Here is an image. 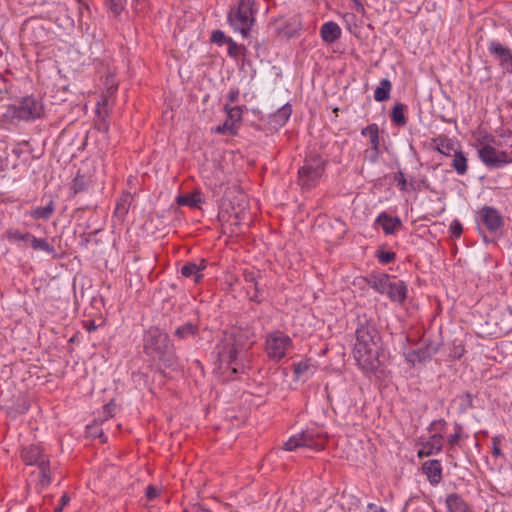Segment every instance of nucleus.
Segmentation results:
<instances>
[{
    "mask_svg": "<svg viewBox=\"0 0 512 512\" xmlns=\"http://www.w3.org/2000/svg\"><path fill=\"white\" fill-rule=\"evenodd\" d=\"M380 335L368 320L360 321L356 329V342L353 355L359 367L366 372H374L379 364Z\"/></svg>",
    "mask_w": 512,
    "mask_h": 512,
    "instance_id": "1",
    "label": "nucleus"
},
{
    "mask_svg": "<svg viewBox=\"0 0 512 512\" xmlns=\"http://www.w3.org/2000/svg\"><path fill=\"white\" fill-rule=\"evenodd\" d=\"M217 349L218 360L221 365L225 364L233 374L244 371L246 348L241 334L225 333Z\"/></svg>",
    "mask_w": 512,
    "mask_h": 512,
    "instance_id": "2",
    "label": "nucleus"
},
{
    "mask_svg": "<svg viewBox=\"0 0 512 512\" xmlns=\"http://www.w3.org/2000/svg\"><path fill=\"white\" fill-rule=\"evenodd\" d=\"M254 3L255 0H239L237 6L233 7L228 14L229 23L243 37L248 36L255 21Z\"/></svg>",
    "mask_w": 512,
    "mask_h": 512,
    "instance_id": "3",
    "label": "nucleus"
},
{
    "mask_svg": "<svg viewBox=\"0 0 512 512\" xmlns=\"http://www.w3.org/2000/svg\"><path fill=\"white\" fill-rule=\"evenodd\" d=\"M324 166L325 162L320 156L306 158L298 170V184L304 189L314 187L323 175Z\"/></svg>",
    "mask_w": 512,
    "mask_h": 512,
    "instance_id": "4",
    "label": "nucleus"
},
{
    "mask_svg": "<svg viewBox=\"0 0 512 512\" xmlns=\"http://www.w3.org/2000/svg\"><path fill=\"white\" fill-rule=\"evenodd\" d=\"M169 336L156 327H151L146 333L144 351L153 359L161 360L169 350Z\"/></svg>",
    "mask_w": 512,
    "mask_h": 512,
    "instance_id": "5",
    "label": "nucleus"
},
{
    "mask_svg": "<svg viewBox=\"0 0 512 512\" xmlns=\"http://www.w3.org/2000/svg\"><path fill=\"white\" fill-rule=\"evenodd\" d=\"M291 347V338L281 331L269 333L266 337L265 352L272 361H280Z\"/></svg>",
    "mask_w": 512,
    "mask_h": 512,
    "instance_id": "6",
    "label": "nucleus"
},
{
    "mask_svg": "<svg viewBox=\"0 0 512 512\" xmlns=\"http://www.w3.org/2000/svg\"><path fill=\"white\" fill-rule=\"evenodd\" d=\"M325 439L320 436H315L313 433L309 431L301 432L297 435L290 437L284 443V449L287 451H293L300 447H307L317 451H320L324 448Z\"/></svg>",
    "mask_w": 512,
    "mask_h": 512,
    "instance_id": "7",
    "label": "nucleus"
},
{
    "mask_svg": "<svg viewBox=\"0 0 512 512\" xmlns=\"http://www.w3.org/2000/svg\"><path fill=\"white\" fill-rule=\"evenodd\" d=\"M478 156L488 168H500L512 162V157L506 151L496 150L493 145L480 147Z\"/></svg>",
    "mask_w": 512,
    "mask_h": 512,
    "instance_id": "8",
    "label": "nucleus"
},
{
    "mask_svg": "<svg viewBox=\"0 0 512 512\" xmlns=\"http://www.w3.org/2000/svg\"><path fill=\"white\" fill-rule=\"evenodd\" d=\"M43 107L33 97H25L19 106L13 108L14 117L20 120H30L39 118L42 115Z\"/></svg>",
    "mask_w": 512,
    "mask_h": 512,
    "instance_id": "9",
    "label": "nucleus"
},
{
    "mask_svg": "<svg viewBox=\"0 0 512 512\" xmlns=\"http://www.w3.org/2000/svg\"><path fill=\"white\" fill-rule=\"evenodd\" d=\"M243 276L247 283L246 290L250 295V299L255 302H260L262 300L260 294L263 291L260 283V273L254 270H245Z\"/></svg>",
    "mask_w": 512,
    "mask_h": 512,
    "instance_id": "10",
    "label": "nucleus"
},
{
    "mask_svg": "<svg viewBox=\"0 0 512 512\" xmlns=\"http://www.w3.org/2000/svg\"><path fill=\"white\" fill-rule=\"evenodd\" d=\"M481 222L485 227L495 232L503 226V218L500 213L493 207L485 206L480 211Z\"/></svg>",
    "mask_w": 512,
    "mask_h": 512,
    "instance_id": "11",
    "label": "nucleus"
},
{
    "mask_svg": "<svg viewBox=\"0 0 512 512\" xmlns=\"http://www.w3.org/2000/svg\"><path fill=\"white\" fill-rule=\"evenodd\" d=\"M489 51L500 62V65L507 71L512 72V51L498 42H491Z\"/></svg>",
    "mask_w": 512,
    "mask_h": 512,
    "instance_id": "12",
    "label": "nucleus"
},
{
    "mask_svg": "<svg viewBox=\"0 0 512 512\" xmlns=\"http://www.w3.org/2000/svg\"><path fill=\"white\" fill-rule=\"evenodd\" d=\"M362 135L367 136L369 138L370 144H371V153H370V160L372 162H375L379 155V128L378 125L373 123L368 125L362 130Z\"/></svg>",
    "mask_w": 512,
    "mask_h": 512,
    "instance_id": "13",
    "label": "nucleus"
},
{
    "mask_svg": "<svg viewBox=\"0 0 512 512\" xmlns=\"http://www.w3.org/2000/svg\"><path fill=\"white\" fill-rule=\"evenodd\" d=\"M443 447V437L441 434H434L428 441L421 444L417 454L419 458L428 457L434 453H439Z\"/></svg>",
    "mask_w": 512,
    "mask_h": 512,
    "instance_id": "14",
    "label": "nucleus"
},
{
    "mask_svg": "<svg viewBox=\"0 0 512 512\" xmlns=\"http://www.w3.org/2000/svg\"><path fill=\"white\" fill-rule=\"evenodd\" d=\"M226 214L228 215L227 221H230L231 225L238 226L241 221L246 218L248 213L246 212L245 207H242L241 204L238 203V207L231 206L230 209L228 207H223L219 217L224 219Z\"/></svg>",
    "mask_w": 512,
    "mask_h": 512,
    "instance_id": "15",
    "label": "nucleus"
},
{
    "mask_svg": "<svg viewBox=\"0 0 512 512\" xmlns=\"http://www.w3.org/2000/svg\"><path fill=\"white\" fill-rule=\"evenodd\" d=\"M392 301L403 302L406 299L407 287L401 280L390 279L386 293Z\"/></svg>",
    "mask_w": 512,
    "mask_h": 512,
    "instance_id": "16",
    "label": "nucleus"
},
{
    "mask_svg": "<svg viewBox=\"0 0 512 512\" xmlns=\"http://www.w3.org/2000/svg\"><path fill=\"white\" fill-rule=\"evenodd\" d=\"M423 472L432 484H438L442 479V467L438 460H428L423 463Z\"/></svg>",
    "mask_w": 512,
    "mask_h": 512,
    "instance_id": "17",
    "label": "nucleus"
},
{
    "mask_svg": "<svg viewBox=\"0 0 512 512\" xmlns=\"http://www.w3.org/2000/svg\"><path fill=\"white\" fill-rule=\"evenodd\" d=\"M22 458L27 465H39L42 459H47L43 455V450L38 445H31L22 450Z\"/></svg>",
    "mask_w": 512,
    "mask_h": 512,
    "instance_id": "18",
    "label": "nucleus"
},
{
    "mask_svg": "<svg viewBox=\"0 0 512 512\" xmlns=\"http://www.w3.org/2000/svg\"><path fill=\"white\" fill-rule=\"evenodd\" d=\"M321 38L326 43H334L341 36L339 25L333 21L326 22L321 27Z\"/></svg>",
    "mask_w": 512,
    "mask_h": 512,
    "instance_id": "19",
    "label": "nucleus"
},
{
    "mask_svg": "<svg viewBox=\"0 0 512 512\" xmlns=\"http://www.w3.org/2000/svg\"><path fill=\"white\" fill-rule=\"evenodd\" d=\"M376 223L382 227L386 234H393L402 225L398 217H391L386 213H381L377 217Z\"/></svg>",
    "mask_w": 512,
    "mask_h": 512,
    "instance_id": "20",
    "label": "nucleus"
},
{
    "mask_svg": "<svg viewBox=\"0 0 512 512\" xmlns=\"http://www.w3.org/2000/svg\"><path fill=\"white\" fill-rule=\"evenodd\" d=\"M291 113V106L285 104L269 117V124L272 125L273 128L282 127L290 118Z\"/></svg>",
    "mask_w": 512,
    "mask_h": 512,
    "instance_id": "21",
    "label": "nucleus"
},
{
    "mask_svg": "<svg viewBox=\"0 0 512 512\" xmlns=\"http://www.w3.org/2000/svg\"><path fill=\"white\" fill-rule=\"evenodd\" d=\"M446 506L450 512H472L469 505L457 493H452L447 496Z\"/></svg>",
    "mask_w": 512,
    "mask_h": 512,
    "instance_id": "22",
    "label": "nucleus"
},
{
    "mask_svg": "<svg viewBox=\"0 0 512 512\" xmlns=\"http://www.w3.org/2000/svg\"><path fill=\"white\" fill-rule=\"evenodd\" d=\"M176 202L180 206L199 208L200 205L202 204L203 200L201 198V193L196 190L191 194L178 195L176 198Z\"/></svg>",
    "mask_w": 512,
    "mask_h": 512,
    "instance_id": "23",
    "label": "nucleus"
},
{
    "mask_svg": "<svg viewBox=\"0 0 512 512\" xmlns=\"http://www.w3.org/2000/svg\"><path fill=\"white\" fill-rule=\"evenodd\" d=\"M436 352V348H419L417 350H413L407 354V360L415 363V362H423L429 359L432 354Z\"/></svg>",
    "mask_w": 512,
    "mask_h": 512,
    "instance_id": "24",
    "label": "nucleus"
},
{
    "mask_svg": "<svg viewBox=\"0 0 512 512\" xmlns=\"http://www.w3.org/2000/svg\"><path fill=\"white\" fill-rule=\"evenodd\" d=\"M390 277L387 274H381L379 276H373L368 284L371 288L381 294H385L387 287H389Z\"/></svg>",
    "mask_w": 512,
    "mask_h": 512,
    "instance_id": "25",
    "label": "nucleus"
},
{
    "mask_svg": "<svg viewBox=\"0 0 512 512\" xmlns=\"http://www.w3.org/2000/svg\"><path fill=\"white\" fill-rule=\"evenodd\" d=\"M392 84L388 79H382L380 85L374 91V99L378 102L387 101L390 98Z\"/></svg>",
    "mask_w": 512,
    "mask_h": 512,
    "instance_id": "26",
    "label": "nucleus"
},
{
    "mask_svg": "<svg viewBox=\"0 0 512 512\" xmlns=\"http://www.w3.org/2000/svg\"><path fill=\"white\" fill-rule=\"evenodd\" d=\"M451 166L459 175H464L467 172V158L462 151H455Z\"/></svg>",
    "mask_w": 512,
    "mask_h": 512,
    "instance_id": "27",
    "label": "nucleus"
},
{
    "mask_svg": "<svg viewBox=\"0 0 512 512\" xmlns=\"http://www.w3.org/2000/svg\"><path fill=\"white\" fill-rule=\"evenodd\" d=\"M181 274L184 277H194V282L198 283L202 279L201 268L194 262H188L181 267Z\"/></svg>",
    "mask_w": 512,
    "mask_h": 512,
    "instance_id": "28",
    "label": "nucleus"
},
{
    "mask_svg": "<svg viewBox=\"0 0 512 512\" xmlns=\"http://www.w3.org/2000/svg\"><path fill=\"white\" fill-rule=\"evenodd\" d=\"M244 106H235L231 107L229 104L224 105V111L227 114V120L231 123H234V125H239V123L242 120V114L244 111Z\"/></svg>",
    "mask_w": 512,
    "mask_h": 512,
    "instance_id": "29",
    "label": "nucleus"
},
{
    "mask_svg": "<svg viewBox=\"0 0 512 512\" xmlns=\"http://www.w3.org/2000/svg\"><path fill=\"white\" fill-rule=\"evenodd\" d=\"M313 370L314 367L309 359L293 364V371L297 379L312 374Z\"/></svg>",
    "mask_w": 512,
    "mask_h": 512,
    "instance_id": "30",
    "label": "nucleus"
},
{
    "mask_svg": "<svg viewBox=\"0 0 512 512\" xmlns=\"http://www.w3.org/2000/svg\"><path fill=\"white\" fill-rule=\"evenodd\" d=\"M54 211H55V204H54V201L51 200V201H49V203L46 206L36 207L31 212V216L34 219H44V220H47V219H49L52 216Z\"/></svg>",
    "mask_w": 512,
    "mask_h": 512,
    "instance_id": "31",
    "label": "nucleus"
},
{
    "mask_svg": "<svg viewBox=\"0 0 512 512\" xmlns=\"http://www.w3.org/2000/svg\"><path fill=\"white\" fill-rule=\"evenodd\" d=\"M131 202L132 197L130 194L122 196L116 204L114 215L120 219L123 218L128 213Z\"/></svg>",
    "mask_w": 512,
    "mask_h": 512,
    "instance_id": "32",
    "label": "nucleus"
},
{
    "mask_svg": "<svg viewBox=\"0 0 512 512\" xmlns=\"http://www.w3.org/2000/svg\"><path fill=\"white\" fill-rule=\"evenodd\" d=\"M38 467L40 469L39 484L42 487L48 486L51 483L49 460L42 459L41 462H39Z\"/></svg>",
    "mask_w": 512,
    "mask_h": 512,
    "instance_id": "33",
    "label": "nucleus"
},
{
    "mask_svg": "<svg viewBox=\"0 0 512 512\" xmlns=\"http://www.w3.org/2000/svg\"><path fill=\"white\" fill-rule=\"evenodd\" d=\"M405 106L401 103L396 104L391 112V120L394 124L398 126H403L406 124V118L404 115Z\"/></svg>",
    "mask_w": 512,
    "mask_h": 512,
    "instance_id": "34",
    "label": "nucleus"
},
{
    "mask_svg": "<svg viewBox=\"0 0 512 512\" xmlns=\"http://www.w3.org/2000/svg\"><path fill=\"white\" fill-rule=\"evenodd\" d=\"M198 332V327L192 323H186L178 327L175 331V336L179 339H186L189 336H194Z\"/></svg>",
    "mask_w": 512,
    "mask_h": 512,
    "instance_id": "35",
    "label": "nucleus"
},
{
    "mask_svg": "<svg viewBox=\"0 0 512 512\" xmlns=\"http://www.w3.org/2000/svg\"><path fill=\"white\" fill-rule=\"evenodd\" d=\"M30 244L34 250H41L45 251L47 253H53L54 247L51 246L45 239L43 238H36L32 235L30 239Z\"/></svg>",
    "mask_w": 512,
    "mask_h": 512,
    "instance_id": "36",
    "label": "nucleus"
},
{
    "mask_svg": "<svg viewBox=\"0 0 512 512\" xmlns=\"http://www.w3.org/2000/svg\"><path fill=\"white\" fill-rule=\"evenodd\" d=\"M7 239L9 241L15 242H30L32 234L30 233H22L15 229H9L6 233Z\"/></svg>",
    "mask_w": 512,
    "mask_h": 512,
    "instance_id": "37",
    "label": "nucleus"
},
{
    "mask_svg": "<svg viewBox=\"0 0 512 512\" xmlns=\"http://www.w3.org/2000/svg\"><path fill=\"white\" fill-rule=\"evenodd\" d=\"M465 353L464 342L459 339H455L450 348L449 357L456 360L460 359Z\"/></svg>",
    "mask_w": 512,
    "mask_h": 512,
    "instance_id": "38",
    "label": "nucleus"
},
{
    "mask_svg": "<svg viewBox=\"0 0 512 512\" xmlns=\"http://www.w3.org/2000/svg\"><path fill=\"white\" fill-rule=\"evenodd\" d=\"M238 126L226 120L222 125L217 126L214 131L223 135H236Z\"/></svg>",
    "mask_w": 512,
    "mask_h": 512,
    "instance_id": "39",
    "label": "nucleus"
},
{
    "mask_svg": "<svg viewBox=\"0 0 512 512\" xmlns=\"http://www.w3.org/2000/svg\"><path fill=\"white\" fill-rule=\"evenodd\" d=\"M453 147L454 144L450 139L439 138L437 140V150L444 155H450V152L453 150Z\"/></svg>",
    "mask_w": 512,
    "mask_h": 512,
    "instance_id": "40",
    "label": "nucleus"
},
{
    "mask_svg": "<svg viewBox=\"0 0 512 512\" xmlns=\"http://www.w3.org/2000/svg\"><path fill=\"white\" fill-rule=\"evenodd\" d=\"M87 187V182L84 176L77 175L71 185L74 194L84 191Z\"/></svg>",
    "mask_w": 512,
    "mask_h": 512,
    "instance_id": "41",
    "label": "nucleus"
},
{
    "mask_svg": "<svg viewBox=\"0 0 512 512\" xmlns=\"http://www.w3.org/2000/svg\"><path fill=\"white\" fill-rule=\"evenodd\" d=\"M477 141H478V144L480 147H484V146H487V145H492L495 141L494 137L485 132V131H480L478 134H477V137H476Z\"/></svg>",
    "mask_w": 512,
    "mask_h": 512,
    "instance_id": "42",
    "label": "nucleus"
},
{
    "mask_svg": "<svg viewBox=\"0 0 512 512\" xmlns=\"http://www.w3.org/2000/svg\"><path fill=\"white\" fill-rule=\"evenodd\" d=\"M462 430H463V428L461 425H459V424L455 425V432L453 434H451L448 438L449 445L455 446L459 443V441L461 439V435H462Z\"/></svg>",
    "mask_w": 512,
    "mask_h": 512,
    "instance_id": "43",
    "label": "nucleus"
},
{
    "mask_svg": "<svg viewBox=\"0 0 512 512\" xmlns=\"http://www.w3.org/2000/svg\"><path fill=\"white\" fill-rule=\"evenodd\" d=\"M115 408L116 404L113 401L109 402L103 407V418H101V423L107 421L110 417L114 415Z\"/></svg>",
    "mask_w": 512,
    "mask_h": 512,
    "instance_id": "44",
    "label": "nucleus"
},
{
    "mask_svg": "<svg viewBox=\"0 0 512 512\" xmlns=\"http://www.w3.org/2000/svg\"><path fill=\"white\" fill-rule=\"evenodd\" d=\"M378 260L383 264H389L395 260V253L388 251H381L377 254Z\"/></svg>",
    "mask_w": 512,
    "mask_h": 512,
    "instance_id": "45",
    "label": "nucleus"
},
{
    "mask_svg": "<svg viewBox=\"0 0 512 512\" xmlns=\"http://www.w3.org/2000/svg\"><path fill=\"white\" fill-rule=\"evenodd\" d=\"M126 0H110V9L114 15H119L124 9Z\"/></svg>",
    "mask_w": 512,
    "mask_h": 512,
    "instance_id": "46",
    "label": "nucleus"
},
{
    "mask_svg": "<svg viewBox=\"0 0 512 512\" xmlns=\"http://www.w3.org/2000/svg\"><path fill=\"white\" fill-rule=\"evenodd\" d=\"M450 231L454 237H459L463 231L462 225L459 220H453L450 225Z\"/></svg>",
    "mask_w": 512,
    "mask_h": 512,
    "instance_id": "47",
    "label": "nucleus"
},
{
    "mask_svg": "<svg viewBox=\"0 0 512 512\" xmlns=\"http://www.w3.org/2000/svg\"><path fill=\"white\" fill-rule=\"evenodd\" d=\"M239 97V90L238 89H231L229 93L227 94V103L229 106H231L232 103H235L238 100Z\"/></svg>",
    "mask_w": 512,
    "mask_h": 512,
    "instance_id": "48",
    "label": "nucleus"
},
{
    "mask_svg": "<svg viewBox=\"0 0 512 512\" xmlns=\"http://www.w3.org/2000/svg\"><path fill=\"white\" fill-rule=\"evenodd\" d=\"M158 496V490L156 487L150 485L146 488V497L148 500H153Z\"/></svg>",
    "mask_w": 512,
    "mask_h": 512,
    "instance_id": "49",
    "label": "nucleus"
},
{
    "mask_svg": "<svg viewBox=\"0 0 512 512\" xmlns=\"http://www.w3.org/2000/svg\"><path fill=\"white\" fill-rule=\"evenodd\" d=\"M493 450H492V454L496 457L498 456H501L502 455V452H501V449L499 447V444H500V440L498 437H494L493 440Z\"/></svg>",
    "mask_w": 512,
    "mask_h": 512,
    "instance_id": "50",
    "label": "nucleus"
},
{
    "mask_svg": "<svg viewBox=\"0 0 512 512\" xmlns=\"http://www.w3.org/2000/svg\"><path fill=\"white\" fill-rule=\"evenodd\" d=\"M396 179L398 180V186L400 190L406 191L407 190V182L404 178V175L402 172L398 173V176H396Z\"/></svg>",
    "mask_w": 512,
    "mask_h": 512,
    "instance_id": "51",
    "label": "nucleus"
},
{
    "mask_svg": "<svg viewBox=\"0 0 512 512\" xmlns=\"http://www.w3.org/2000/svg\"><path fill=\"white\" fill-rule=\"evenodd\" d=\"M225 38V35L222 31L216 30L213 32L211 40L215 43H220Z\"/></svg>",
    "mask_w": 512,
    "mask_h": 512,
    "instance_id": "52",
    "label": "nucleus"
},
{
    "mask_svg": "<svg viewBox=\"0 0 512 512\" xmlns=\"http://www.w3.org/2000/svg\"><path fill=\"white\" fill-rule=\"evenodd\" d=\"M368 512H386L383 507L377 506L376 504L369 503L368 506Z\"/></svg>",
    "mask_w": 512,
    "mask_h": 512,
    "instance_id": "53",
    "label": "nucleus"
},
{
    "mask_svg": "<svg viewBox=\"0 0 512 512\" xmlns=\"http://www.w3.org/2000/svg\"><path fill=\"white\" fill-rule=\"evenodd\" d=\"M96 128L100 131L107 132L108 131V124L105 121L96 123Z\"/></svg>",
    "mask_w": 512,
    "mask_h": 512,
    "instance_id": "54",
    "label": "nucleus"
},
{
    "mask_svg": "<svg viewBox=\"0 0 512 512\" xmlns=\"http://www.w3.org/2000/svg\"><path fill=\"white\" fill-rule=\"evenodd\" d=\"M70 501V497L68 496V494H64L61 499H60V505L61 506H66Z\"/></svg>",
    "mask_w": 512,
    "mask_h": 512,
    "instance_id": "55",
    "label": "nucleus"
},
{
    "mask_svg": "<svg viewBox=\"0 0 512 512\" xmlns=\"http://www.w3.org/2000/svg\"><path fill=\"white\" fill-rule=\"evenodd\" d=\"M185 512H188V511H185ZM192 512H210V511L199 506V505H194Z\"/></svg>",
    "mask_w": 512,
    "mask_h": 512,
    "instance_id": "56",
    "label": "nucleus"
},
{
    "mask_svg": "<svg viewBox=\"0 0 512 512\" xmlns=\"http://www.w3.org/2000/svg\"><path fill=\"white\" fill-rule=\"evenodd\" d=\"M100 105L107 106L108 105V97H104L102 102L98 103V107H100ZM97 112L100 113V108H97Z\"/></svg>",
    "mask_w": 512,
    "mask_h": 512,
    "instance_id": "57",
    "label": "nucleus"
},
{
    "mask_svg": "<svg viewBox=\"0 0 512 512\" xmlns=\"http://www.w3.org/2000/svg\"><path fill=\"white\" fill-rule=\"evenodd\" d=\"M197 265L201 268V271H202L203 269L206 268V260L202 259L200 261V264H197Z\"/></svg>",
    "mask_w": 512,
    "mask_h": 512,
    "instance_id": "58",
    "label": "nucleus"
},
{
    "mask_svg": "<svg viewBox=\"0 0 512 512\" xmlns=\"http://www.w3.org/2000/svg\"><path fill=\"white\" fill-rule=\"evenodd\" d=\"M96 329V325L94 324V322H90L89 326H88V331L91 332V331H94Z\"/></svg>",
    "mask_w": 512,
    "mask_h": 512,
    "instance_id": "59",
    "label": "nucleus"
},
{
    "mask_svg": "<svg viewBox=\"0 0 512 512\" xmlns=\"http://www.w3.org/2000/svg\"><path fill=\"white\" fill-rule=\"evenodd\" d=\"M445 423H446V422H445L444 420H439L438 422H433V423H432V427H435L437 424H439V425H442V426H443Z\"/></svg>",
    "mask_w": 512,
    "mask_h": 512,
    "instance_id": "60",
    "label": "nucleus"
},
{
    "mask_svg": "<svg viewBox=\"0 0 512 512\" xmlns=\"http://www.w3.org/2000/svg\"><path fill=\"white\" fill-rule=\"evenodd\" d=\"M62 509H63V506H61V505H60L59 507H57V508L54 510V512H61V511H62Z\"/></svg>",
    "mask_w": 512,
    "mask_h": 512,
    "instance_id": "61",
    "label": "nucleus"
},
{
    "mask_svg": "<svg viewBox=\"0 0 512 512\" xmlns=\"http://www.w3.org/2000/svg\"><path fill=\"white\" fill-rule=\"evenodd\" d=\"M240 201H244V195L240 193Z\"/></svg>",
    "mask_w": 512,
    "mask_h": 512,
    "instance_id": "62",
    "label": "nucleus"
}]
</instances>
